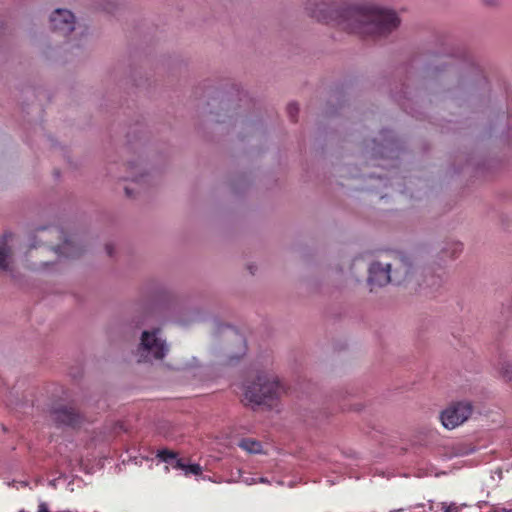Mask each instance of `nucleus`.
Here are the masks:
<instances>
[{
    "label": "nucleus",
    "instance_id": "25",
    "mask_svg": "<svg viewBox=\"0 0 512 512\" xmlns=\"http://www.w3.org/2000/svg\"><path fill=\"white\" fill-rule=\"evenodd\" d=\"M19 512H25V511H24V510H21V511H19Z\"/></svg>",
    "mask_w": 512,
    "mask_h": 512
},
{
    "label": "nucleus",
    "instance_id": "23",
    "mask_svg": "<svg viewBox=\"0 0 512 512\" xmlns=\"http://www.w3.org/2000/svg\"><path fill=\"white\" fill-rule=\"evenodd\" d=\"M125 192L127 196H131V190L128 187H125Z\"/></svg>",
    "mask_w": 512,
    "mask_h": 512
},
{
    "label": "nucleus",
    "instance_id": "8",
    "mask_svg": "<svg viewBox=\"0 0 512 512\" xmlns=\"http://www.w3.org/2000/svg\"><path fill=\"white\" fill-rule=\"evenodd\" d=\"M50 232H54L59 234L63 238V243L61 245H57L54 248V251L68 258H76L82 254V249L76 245L75 241L71 238H68L65 233L58 228H52L49 230Z\"/></svg>",
    "mask_w": 512,
    "mask_h": 512
},
{
    "label": "nucleus",
    "instance_id": "18",
    "mask_svg": "<svg viewBox=\"0 0 512 512\" xmlns=\"http://www.w3.org/2000/svg\"><path fill=\"white\" fill-rule=\"evenodd\" d=\"M442 509L444 512H459V508L455 503H442Z\"/></svg>",
    "mask_w": 512,
    "mask_h": 512
},
{
    "label": "nucleus",
    "instance_id": "20",
    "mask_svg": "<svg viewBox=\"0 0 512 512\" xmlns=\"http://www.w3.org/2000/svg\"><path fill=\"white\" fill-rule=\"evenodd\" d=\"M492 512H512L510 509L501 508V509H495Z\"/></svg>",
    "mask_w": 512,
    "mask_h": 512
},
{
    "label": "nucleus",
    "instance_id": "16",
    "mask_svg": "<svg viewBox=\"0 0 512 512\" xmlns=\"http://www.w3.org/2000/svg\"><path fill=\"white\" fill-rule=\"evenodd\" d=\"M172 467L174 469H178V470H183L185 471L186 470V465L182 459H177V457L172 461L171 463Z\"/></svg>",
    "mask_w": 512,
    "mask_h": 512
},
{
    "label": "nucleus",
    "instance_id": "22",
    "mask_svg": "<svg viewBox=\"0 0 512 512\" xmlns=\"http://www.w3.org/2000/svg\"><path fill=\"white\" fill-rule=\"evenodd\" d=\"M142 177H143V175L141 174V176L139 178L138 177H132L131 180L134 181V182H139Z\"/></svg>",
    "mask_w": 512,
    "mask_h": 512
},
{
    "label": "nucleus",
    "instance_id": "12",
    "mask_svg": "<svg viewBox=\"0 0 512 512\" xmlns=\"http://www.w3.org/2000/svg\"><path fill=\"white\" fill-rule=\"evenodd\" d=\"M157 458L166 463H172V461L176 458L177 454L169 449H161L157 452Z\"/></svg>",
    "mask_w": 512,
    "mask_h": 512
},
{
    "label": "nucleus",
    "instance_id": "4",
    "mask_svg": "<svg viewBox=\"0 0 512 512\" xmlns=\"http://www.w3.org/2000/svg\"><path fill=\"white\" fill-rule=\"evenodd\" d=\"M159 329L153 330L151 332L144 331L141 337L140 343V351L142 353L143 359H139L141 361H147L148 356L151 355L154 359L161 360L164 358L167 352V345L165 341L157 336Z\"/></svg>",
    "mask_w": 512,
    "mask_h": 512
},
{
    "label": "nucleus",
    "instance_id": "17",
    "mask_svg": "<svg viewBox=\"0 0 512 512\" xmlns=\"http://www.w3.org/2000/svg\"><path fill=\"white\" fill-rule=\"evenodd\" d=\"M461 251H462V244L461 243H459V242L452 243V250H451L450 257L451 258L456 257Z\"/></svg>",
    "mask_w": 512,
    "mask_h": 512
},
{
    "label": "nucleus",
    "instance_id": "3",
    "mask_svg": "<svg viewBox=\"0 0 512 512\" xmlns=\"http://www.w3.org/2000/svg\"><path fill=\"white\" fill-rule=\"evenodd\" d=\"M395 266L393 272L390 264L383 265L379 262L371 264L369 268V284L374 286H384L388 283L400 285L408 280L412 264L407 257L401 258Z\"/></svg>",
    "mask_w": 512,
    "mask_h": 512
},
{
    "label": "nucleus",
    "instance_id": "6",
    "mask_svg": "<svg viewBox=\"0 0 512 512\" xmlns=\"http://www.w3.org/2000/svg\"><path fill=\"white\" fill-rule=\"evenodd\" d=\"M51 28L63 36H67L74 30L75 17L71 11L56 9L50 17Z\"/></svg>",
    "mask_w": 512,
    "mask_h": 512
},
{
    "label": "nucleus",
    "instance_id": "1",
    "mask_svg": "<svg viewBox=\"0 0 512 512\" xmlns=\"http://www.w3.org/2000/svg\"><path fill=\"white\" fill-rule=\"evenodd\" d=\"M306 9L319 22L334 23L341 29L364 36L383 37L395 30L400 19L393 10L377 6L331 7L326 0L309 1Z\"/></svg>",
    "mask_w": 512,
    "mask_h": 512
},
{
    "label": "nucleus",
    "instance_id": "24",
    "mask_svg": "<svg viewBox=\"0 0 512 512\" xmlns=\"http://www.w3.org/2000/svg\"><path fill=\"white\" fill-rule=\"evenodd\" d=\"M131 169H133V170H137V171H138V170H139V166H138V165H136V164H135V165H132V166H131Z\"/></svg>",
    "mask_w": 512,
    "mask_h": 512
},
{
    "label": "nucleus",
    "instance_id": "7",
    "mask_svg": "<svg viewBox=\"0 0 512 512\" xmlns=\"http://www.w3.org/2000/svg\"><path fill=\"white\" fill-rule=\"evenodd\" d=\"M51 418L58 426L75 428L81 423V416L71 406L59 405L51 410Z\"/></svg>",
    "mask_w": 512,
    "mask_h": 512
},
{
    "label": "nucleus",
    "instance_id": "10",
    "mask_svg": "<svg viewBox=\"0 0 512 512\" xmlns=\"http://www.w3.org/2000/svg\"><path fill=\"white\" fill-rule=\"evenodd\" d=\"M442 284V278L434 274L426 275L423 283L420 284V289L424 291L425 295H433Z\"/></svg>",
    "mask_w": 512,
    "mask_h": 512
},
{
    "label": "nucleus",
    "instance_id": "19",
    "mask_svg": "<svg viewBox=\"0 0 512 512\" xmlns=\"http://www.w3.org/2000/svg\"><path fill=\"white\" fill-rule=\"evenodd\" d=\"M37 512H50V511H49L48 505L45 502H41L38 505V511Z\"/></svg>",
    "mask_w": 512,
    "mask_h": 512
},
{
    "label": "nucleus",
    "instance_id": "14",
    "mask_svg": "<svg viewBox=\"0 0 512 512\" xmlns=\"http://www.w3.org/2000/svg\"><path fill=\"white\" fill-rule=\"evenodd\" d=\"M298 112H299V107L296 103H290L287 106V113H288L291 121L295 122L297 120Z\"/></svg>",
    "mask_w": 512,
    "mask_h": 512
},
{
    "label": "nucleus",
    "instance_id": "21",
    "mask_svg": "<svg viewBox=\"0 0 512 512\" xmlns=\"http://www.w3.org/2000/svg\"><path fill=\"white\" fill-rule=\"evenodd\" d=\"M106 250H107V254H108L109 256H112V253H113V252H112V246H111V245H106Z\"/></svg>",
    "mask_w": 512,
    "mask_h": 512
},
{
    "label": "nucleus",
    "instance_id": "2",
    "mask_svg": "<svg viewBox=\"0 0 512 512\" xmlns=\"http://www.w3.org/2000/svg\"><path fill=\"white\" fill-rule=\"evenodd\" d=\"M282 392L279 381L266 373H258L254 380L243 386L242 402L245 405H268L278 399Z\"/></svg>",
    "mask_w": 512,
    "mask_h": 512
},
{
    "label": "nucleus",
    "instance_id": "15",
    "mask_svg": "<svg viewBox=\"0 0 512 512\" xmlns=\"http://www.w3.org/2000/svg\"><path fill=\"white\" fill-rule=\"evenodd\" d=\"M202 473V467L199 464H187L185 474L200 475Z\"/></svg>",
    "mask_w": 512,
    "mask_h": 512
},
{
    "label": "nucleus",
    "instance_id": "11",
    "mask_svg": "<svg viewBox=\"0 0 512 512\" xmlns=\"http://www.w3.org/2000/svg\"><path fill=\"white\" fill-rule=\"evenodd\" d=\"M240 447L247 450L250 453H259L261 452V443L251 439H243L240 442Z\"/></svg>",
    "mask_w": 512,
    "mask_h": 512
},
{
    "label": "nucleus",
    "instance_id": "13",
    "mask_svg": "<svg viewBox=\"0 0 512 512\" xmlns=\"http://www.w3.org/2000/svg\"><path fill=\"white\" fill-rule=\"evenodd\" d=\"M500 373L503 379L512 386V365L508 363L502 364Z\"/></svg>",
    "mask_w": 512,
    "mask_h": 512
},
{
    "label": "nucleus",
    "instance_id": "9",
    "mask_svg": "<svg viewBox=\"0 0 512 512\" xmlns=\"http://www.w3.org/2000/svg\"><path fill=\"white\" fill-rule=\"evenodd\" d=\"M11 238H12L11 233H5L0 238V269L3 271L9 270L8 258L11 255V249L8 246V242Z\"/></svg>",
    "mask_w": 512,
    "mask_h": 512
},
{
    "label": "nucleus",
    "instance_id": "5",
    "mask_svg": "<svg viewBox=\"0 0 512 512\" xmlns=\"http://www.w3.org/2000/svg\"><path fill=\"white\" fill-rule=\"evenodd\" d=\"M472 413L469 402H457L447 407L440 414V420L447 429H454L466 421Z\"/></svg>",
    "mask_w": 512,
    "mask_h": 512
}]
</instances>
